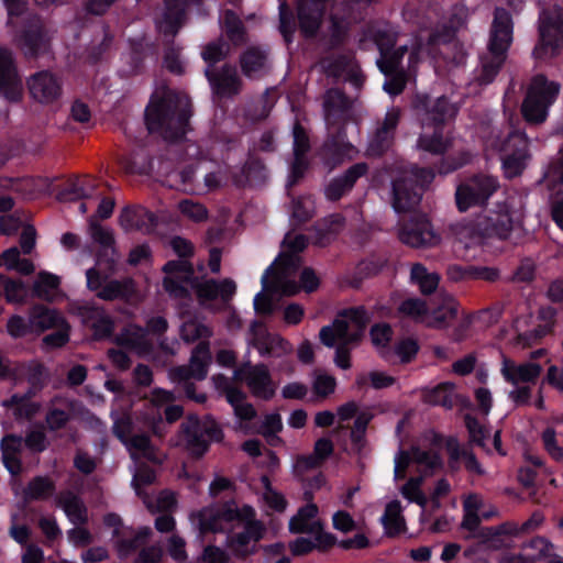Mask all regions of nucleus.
<instances>
[{
	"label": "nucleus",
	"mask_w": 563,
	"mask_h": 563,
	"mask_svg": "<svg viewBox=\"0 0 563 563\" xmlns=\"http://www.w3.org/2000/svg\"><path fill=\"white\" fill-rule=\"evenodd\" d=\"M467 16V9L464 5H456L452 10L449 26H445V33H430L426 35L424 31H422L409 47L408 73L410 75L415 74L420 64L431 62L433 58L431 57L433 45L440 42H446L452 32L459 30L466 23ZM378 46L382 57L377 60V65L380 71L388 77L384 84V90L390 96H396L400 93L405 87V76L398 70L400 66V58L402 57L404 52L408 51V47L406 45L401 46L400 54L398 51L389 54L388 48L382 43H378Z\"/></svg>",
	"instance_id": "f257e3e1"
},
{
	"label": "nucleus",
	"mask_w": 563,
	"mask_h": 563,
	"mask_svg": "<svg viewBox=\"0 0 563 563\" xmlns=\"http://www.w3.org/2000/svg\"><path fill=\"white\" fill-rule=\"evenodd\" d=\"M442 446V438L434 431H428L409 452L399 451L394 459L396 479L404 478L408 472L420 474V476L410 477L400 488V493L408 501L416 503L421 507L422 523L427 521L424 516L427 497L421 490V482L442 467L440 457Z\"/></svg>",
	"instance_id": "f03ea898"
},
{
	"label": "nucleus",
	"mask_w": 563,
	"mask_h": 563,
	"mask_svg": "<svg viewBox=\"0 0 563 563\" xmlns=\"http://www.w3.org/2000/svg\"><path fill=\"white\" fill-rule=\"evenodd\" d=\"M265 528L255 520V510L251 506L238 509L229 503L223 510L213 512V536L222 541L230 540L229 547L239 555L251 553L258 540L263 538Z\"/></svg>",
	"instance_id": "7ed1b4c3"
},
{
	"label": "nucleus",
	"mask_w": 563,
	"mask_h": 563,
	"mask_svg": "<svg viewBox=\"0 0 563 563\" xmlns=\"http://www.w3.org/2000/svg\"><path fill=\"white\" fill-rule=\"evenodd\" d=\"M145 117L150 132H157L168 140L177 139L188 124L190 100L185 93L166 90L152 98Z\"/></svg>",
	"instance_id": "20e7f679"
},
{
	"label": "nucleus",
	"mask_w": 563,
	"mask_h": 563,
	"mask_svg": "<svg viewBox=\"0 0 563 563\" xmlns=\"http://www.w3.org/2000/svg\"><path fill=\"white\" fill-rule=\"evenodd\" d=\"M368 317L364 308H353L339 314L331 325L321 328L320 341L328 347L338 345L334 362L347 369L351 366L347 345L356 342L364 333Z\"/></svg>",
	"instance_id": "39448f33"
},
{
	"label": "nucleus",
	"mask_w": 563,
	"mask_h": 563,
	"mask_svg": "<svg viewBox=\"0 0 563 563\" xmlns=\"http://www.w3.org/2000/svg\"><path fill=\"white\" fill-rule=\"evenodd\" d=\"M484 147L487 154L500 156L501 167L507 178L519 176L530 159L529 140L518 130L504 133L496 128L490 129L484 136Z\"/></svg>",
	"instance_id": "423d86ee"
},
{
	"label": "nucleus",
	"mask_w": 563,
	"mask_h": 563,
	"mask_svg": "<svg viewBox=\"0 0 563 563\" xmlns=\"http://www.w3.org/2000/svg\"><path fill=\"white\" fill-rule=\"evenodd\" d=\"M416 109L422 124L418 148L433 155L444 153L450 142L442 137L441 124L455 115L456 108L444 97L429 106L426 97L416 104Z\"/></svg>",
	"instance_id": "0eeeda50"
},
{
	"label": "nucleus",
	"mask_w": 563,
	"mask_h": 563,
	"mask_svg": "<svg viewBox=\"0 0 563 563\" xmlns=\"http://www.w3.org/2000/svg\"><path fill=\"white\" fill-rule=\"evenodd\" d=\"M512 29L510 14L505 9L497 8L492 25L488 52L482 58V74L478 77L482 84L492 82L506 60L512 42Z\"/></svg>",
	"instance_id": "6e6552de"
},
{
	"label": "nucleus",
	"mask_w": 563,
	"mask_h": 563,
	"mask_svg": "<svg viewBox=\"0 0 563 563\" xmlns=\"http://www.w3.org/2000/svg\"><path fill=\"white\" fill-rule=\"evenodd\" d=\"M307 246V239L302 234H286L282 252L276 261L271 265L276 271L273 289L285 295H296L298 286L295 283L297 271L300 265L299 253Z\"/></svg>",
	"instance_id": "1a4fd4ad"
},
{
	"label": "nucleus",
	"mask_w": 563,
	"mask_h": 563,
	"mask_svg": "<svg viewBox=\"0 0 563 563\" xmlns=\"http://www.w3.org/2000/svg\"><path fill=\"white\" fill-rule=\"evenodd\" d=\"M165 278L163 282L165 290L176 299L186 298L190 286L202 303L209 301L211 286L206 276L195 275L191 266L185 260L170 261L163 267Z\"/></svg>",
	"instance_id": "9d476101"
},
{
	"label": "nucleus",
	"mask_w": 563,
	"mask_h": 563,
	"mask_svg": "<svg viewBox=\"0 0 563 563\" xmlns=\"http://www.w3.org/2000/svg\"><path fill=\"white\" fill-rule=\"evenodd\" d=\"M560 85L548 80L543 75L531 79L521 111L527 122L539 124L545 121L549 108L555 101Z\"/></svg>",
	"instance_id": "9b49d317"
},
{
	"label": "nucleus",
	"mask_w": 563,
	"mask_h": 563,
	"mask_svg": "<svg viewBox=\"0 0 563 563\" xmlns=\"http://www.w3.org/2000/svg\"><path fill=\"white\" fill-rule=\"evenodd\" d=\"M434 178V173L426 168L404 170L393 183V207L396 212H404L419 203L421 189Z\"/></svg>",
	"instance_id": "f8f14e48"
},
{
	"label": "nucleus",
	"mask_w": 563,
	"mask_h": 563,
	"mask_svg": "<svg viewBox=\"0 0 563 563\" xmlns=\"http://www.w3.org/2000/svg\"><path fill=\"white\" fill-rule=\"evenodd\" d=\"M540 42L533 54L539 59L554 56L563 47V10L556 4L543 9L539 19Z\"/></svg>",
	"instance_id": "ddd939ff"
},
{
	"label": "nucleus",
	"mask_w": 563,
	"mask_h": 563,
	"mask_svg": "<svg viewBox=\"0 0 563 563\" xmlns=\"http://www.w3.org/2000/svg\"><path fill=\"white\" fill-rule=\"evenodd\" d=\"M523 219V203L520 198H509L487 216L481 217L479 225H484L487 235H497L506 239L511 231L521 227Z\"/></svg>",
	"instance_id": "4468645a"
},
{
	"label": "nucleus",
	"mask_w": 563,
	"mask_h": 563,
	"mask_svg": "<svg viewBox=\"0 0 563 563\" xmlns=\"http://www.w3.org/2000/svg\"><path fill=\"white\" fill-rule=\"evenodd\" d=\"M210 361L209 343L201 341L192 352L189 366H179L170 369L169 377L174 383L184 384V389L188 398L197 402L207 400L206 394H196L190 379L201 380L208 374Z\"/></svg>",
	"instance_id": "2eb2a0df"
},
{
	"label": "nucleus",
	"mask_w": 563,
	"mask_h": 563,
	"mask_svg": "<svg viewBox=\"0 0 563 563\" xmlns=\"http://www.w3.org/2000/svg\"><path fill=\"white\" fill-rule=\"evenodd\" d=\"M498 180L490 175L481 174L460 184L455 191L456 205L460 211L486 202L497 190Z\"/></svg>",
	"instance_id": "dca6fc26"
},
{
	"label": "nucleus",
	"mask_w": 563,
	"mask_h": 563,
	"mask_svg": "<svg viewBox=\"0 0 563 563\" xmlns=\"http://www.w3.org/2000/svg\"><path fill=\"white\" fill-rule=\"evenodd\" d=\"M87 286L102 300H131L136 296L135 284L131 278L104 280L97 268L86 272Z\"/></svg>",
	"instance_id": "f3484780"
},
{
	"label": "nucleus",
	"mask_w": 563,
	"mask_h": 563,
	"mask_svg": "<svg viewBox=\"0 0 563 563\" xmlns=\"http://www.w3.org/2000/svg\"><path fill=\"white\" fill-rule=\"evenodd\" d=\"M234 374L236 378L247 386L254 397L269 400L275 396L277 385L273 380L272 374L266 365H252L247 363L239 371H235Z\"/></svg>",
	"instance_id": "a211bd4d"
},
{
	"label": "nucleus",
	"mask_w": 563,
	"mask_h": 563,
	"mask_svg": "<svg viewBox=\"0 0 563 563\" xmlns=\"http://www.w3.org/2000/svg\"><path fill=\"white\" fill-rule=\"evenodd\" d=\"M247 342L255 347L262 356H283L292 352V345L278 334H272L266 327L254 321L250 328Z\"/></svg>",
	"instance_id": "6ab92c4d"
},
{
	"label": "nucleus",
	"mask_w": 563,
	"mask_h": 563,
	"mask_svg": "<svg viewBox=\"0 0 563 563\" xmlns=\"http://www.w3.org/2000/svg\"><path fill=\"white\" fill-rule=\"evenodd\" d=\"M398 235L402 243L412 247H431L441 241L440 235L424 217L411 219L401 227Z\"/></svg>",
	"instance_id": "aec40b11"
},
{
	"label": "nucleus",
	"mask_w": 563,
	"mask_h": 563,
	"mask_svg": "<svg viewBox=\"0 0 563 563\" xmlns=\"http://www.w3.org/2000/svg\"><path fill=\"white\" fill-rule=\"evenodd\" d=\"M542 373V366L533 361L517 362L506 355L501 356L500 374L512 386L533 384Z\"/></svg>",
	"instance_id": "412c9836"
},
{
	"label": "nucleus",
	"mask_w": 563,
	"mask_h": 563,
	"mask_svg": "<svg viewBox=\"0 0 563 563\" xmlns=\"http://www.w3.org/2000/svg\"><path fill=\"white\" fill-rule=\"evenodd\" d=\"M23 93L22 81L18 75L12 53L0 46V95L16 102Z\"/></svg>",
	"instance_id": "4be33fe9"
},
{
	"label": "nucleus",
	"mask_w": 563,
	"mask_h": 563,
	"mask_svg": "<svg viewBox=\"0 0 563 563\" xmlns=\"http://www.w3.org/2000/svg\"><path fill=\"white\" fill-rule=\"evenodd\" d=\"M27 87L33 99L41 103H51L62 95V82L53 73L38 71L27 79Z\"/></svg>",
	"instance_id": "5701e85b"
},
{
	"label": "nucleus",
	"mask_w": 563,
	"mask_h": 563,
	"mask_svg": "<svg viewBox=\"0 0 563 563\" xmlns=\"http://www.w3.org/2000/svg\"><path fill=\"white\" fill-rule=\"evenodd\" d=\"M459 303L449 294L441 292L433 299L432 309L428 308L427 327L444 328L457 314Z\"/></svg>",
	"instance_id": "b1692460"
},
{
	"label": "nucleus",
	"mask_w": 563,
	"mask_h": 563,
	"mask_svg": "<svg viewBox=\"0 0 563 563\" xmlns=\"http://www.w3.org/2000/svg\"><path fill=\"white\" fill-rule=\"evenodd\" d=\"M464 517L462 528L475 531L483 519H489L497 515V509L486 506L479 495H468L463 501Z\"/></svg>",
	"instance_id": "393cba45"
},
{
	"label": "nucleus",
	"mask_w": 563,
	"mask_h": 563,
	"mask_svg": "<svg viewBox=\"0 0 563 563\" xmlns=\"http://www.w3.org/2000/svg\"><path fill=\"white\" fill-rule=\"evenodd\" d=\"M78 314L82 322L93 330L95 338L103 339L111 334L113 322L103 309L85 305L78 308Z\"/></svg>",
	"instance_id": "a878e982"
},
{
	"label": "nucleus",
	"mask_w": 563,
	"mask_h": 563,
	"mask_svg": "<svg viewBox=\"0 0 563 563\" xmlns=\"http://www.w3.org/2000/svg\"><path fill=\"white\" fill-rule=\"evenodd\" d=\"M329 0H299L298 18L301 31L307 35H313L320 24L322 11Z\"/></svg>",
	"instance_id": "bb28decb"
},
{
	"label": "nucleus",
	"mask_w": 563,
	"mask_h": 563,
	"mask_svg": "<svg viewBox=\"0 0 563 563\" xmlns=\"http://www.w3.org/2000/svg\"><path fill=\"white\" fill-rule=\"evenodd\" d=\"M289 529L294 533H325L318 518V507L308 504L300 508L289 520Z\"/></svg>",
	"instance_id": "cd10ccee"
},
{
	"label": "nucleus",
	"mask_w": 563,
	"mask_h": 563,
	"mask_svg": "<svg viewBox=\"0 0 563 563\" xmlns=\"http://www.w3.org/2000/svg\"><path fill=\"white\" fill-rule=\"evenodd\" d=\"M399 118L400 110L398 108H390L386 112L383 125L377 129L375 135L368 144V152L371 154L378 155L389 145Z\"/></svg>",
	"instance_id": "c85d7f7f"
},
{
	"label": "nucleus",
	"mask_w": 563,
	"mask_h": 563,
	"mask_svg": "<svg viewBox=\"0 0 563 563\" xmlns=\"http://www.w3.org/2000/svg\"><path fill=\"white\" fill-rule=\"evenodd\" d=\"M120 426H121V423H115L114 433L122 441V443L126 446V449L130 452V455L133 460L144 457V459L155 462V463L161 462V459L156 455L155 450L146 435L136 434L130 439H124V434L120 430Z\"/></svg>",
	"instance_id": "c756f323"
},
{
	"label": "nucleus",
	"mask_w": 563,
	"mask_h": 563,
	"mask_svg": "<svg viewBox=\"0 0 563 563\" xmlns=\"http://www.w3.org/2000/svg\"><path fill=\"white\" fill-rule=\"evenodd\" d=\"M543 522V516L540 512H534L527 521L521 526L514 522H506L498 527L487 528L484 536L495 547H498L497 540L501 536H516L520 532L532 531L541 526Z\"/></svg>",
	"instance_id": "7c9ffc66"
},
{
	"label": "nucleus",
	"mask_w": 563,
	"mask_h": 563,
	"mask_svg": "<svg viewBox=\"0 0 563 563\" xmlns=\"http://www.w3.org/2000/svg\"><path fill=\"white\" fill-rule=\"evenodd\" d=\"M276 278V271L273 269V266H268L265 271V273L262 276V286L263 291L256 294L254 297L253 303L254 309L257 313L262 314H269L272 313L276 306L273 302L272 297L273 296H286L285 294H282L280 291L274 290L272 287L274 285V280Z\"/></svg>",
	"instance_id": "2f4dec72"
},
{
	"label": "nucleus",
	"mask_w": 563,
	"mask_h": 563,
	"mask_svg": "<svg viewBox=\"0 0 563 563\" xmlns=\"http://www.w3.org/2000/svg\"><path fill=\"white\" fill-rule=\"evenodd\" d=\"M56 505L63 509L68 520L74 525H85L88 521V510L79 496L70 490L56 497Z\"/></svg>",
	"instance_id": "473e14b6"
},
{
	"label": "nucleus",
	"mask_w": 563,
	"mask_h": 563,
	"mask_svg": "<svg viewBox=\"0 0 563 563\" xmlns=\"http://www.w3.org/2000/svg\"><path fill=\"white\" fill-rule=\"evenodd\" d=\"M23 448V440L21 437L8 434L2 438L0 449L2 453V462L5 468L12 474L16 475L22 470L21 453Z\"/></svg>",
	"instance_id": "72a5a7b5"
},
{
	"label": "nucleus",
	"mask_w": 563,
	"mask_h": 563,
	"mask_svg": "<svg viewBox=\"0 0 563 563\" xmlns=\"http://www.w3.org/2000/svg\"><path fill=\"white\" fill-rule=\"evenodd\" d=\"M118 342L140 355H147L151 352L152 343L147 330L135 324H129L118 336Z\"/></svg>",
	"instance_id": "f704fd0d"
},
{
	"label": "nucleus",
	"mask_w": 563,
	"mask_h": 563,
	"mask_svg": "<svg viewBox=\"0 0 563 563\" xmlns=\"http://www.w3.org/2000/svg\"><path fill=\"white\" fill-rule=\"evenodd\" d=\"M333 452V443L328 438H321L314 443L313 452L310 455L298 456L294 463V470L302 473L310 468L318 467Z\"/></svg>",
	"instance_id": "c9c22d12"
},
{
	"label": "nucleus",
	"mask_w": 563,
	"mask_h": 563,
	"mask_svg": "<svg viewBox=\"0 0 563 563\" xmlns=\"http://www.w3.org/2000/svg\"><path fill=\"white\" fill-rule=\"evenodd\" d=\"M184 435L188 449L192 454L201 455L208 449L210 431L197 419H190L184 427Z\"/></svg>",
	"instance_id": "e433bc0d"
},
{
	"label": "nucleus",
	"mask_w": 563,
	"mask_h": 563,
	"mask_svg": "<svg viewBox=\"0 0 563 563\" xmlns=\"http://www.w3.org/2000/svg\"><path fill=\"white\" fill-rule=\"evenodd\" d=\"M119 221L125 231L150 232L154 216L143 208H124L120 213Z\"/></svg>",
	"instance_id": "4c0bfd02"
},
{
	"label": "nucleus",
	"mask_w": 563,
	"mask_h": 563,
	"mask_svg": "<svg viewBox=\"0 0 563 563\" xmlns=\"http://www.w3.org/2000/svg\"><path fill=\"white\" fill-rule=\"evenodd\" d=\"M166 10L161 18H157L156 24L159 32L166 35H174L181 24L185 4L183 0H164Z\"/></svg>",
	"instance_id": "58836bf2"
},
{
	"label": "nucleus",
	"mask_w": 563,
	"mask_h": 563,
	"mask_svg": "<svg viewBox=\"0 0 563 563\" xmlns=\"http://www.w3.org/2000/svg\"><path fill=\"white\" fill-rule=\"evenodd\" d=\"M19 45L25 55H36L44 51L47 45V36L43 32L41 22L37 19L30 21L27 30L21 36Z\"/></svg>",
	"instance_id": "ea45409f"
},
{
	"label": "nucleus",
	"mask_w": 563,
	"mask_h": 563,
	"mask_svg": "<svg viewBox=\"0 0 563 563\" xmlns=\"http://www.w3.org/2000/svg\"><path fill=\"white\" fill-rule=\"evenodd\" d=\"M481 217L476 223L473 222H459L453 227L454 235L460 244L465 249H471L482 244L487 232L484 225H479Z\"/></svg>",
	"instance_id": "a19ab883"
},
{
	"label": "nucleus",
	"mask_w": 563,
	"mask_h": 563,
	"mask_svg": "<svg viewBox=\"0 0 563 563\" xmlns=\"http://www.w3.org/2000/svg\"><path fill=\"white\" fill-rule=\"evenodd\" d=\"M64 318L56 311L36 306L30 313V330L41 333L64 324Z\"/></svg>",
	"instance_id": "79ce46f5"
},
{
	"label": "nucleus",
	"mask_w": 563,
	"mask_h": 563,
	"mask_svg": "<svg viewBox=\"0 0 563 563\" xmlns=\"http://www.w3.org/2000/svg\"><path fill=\"white\" fill-rule=\"evenodd\" d=\"M292 135H294V155H295V162L291 167V175L289 179V185H292L298 177L301 176L306 163L303 159V155L309 148V141L308 136L305 132V130L296 124L292 129Z\"/></svg>",
	"instance_id": "37998d69"
},
{
	"label": "nucleus",
	"mask_w": 563,
	"mask_h": 563,
	"mask_svg": "<svg viewBox=\"0 0 563 563\" xmlns=\"http://www.w3.org/2000/svg\"><path fill=\"white\" fill-rule=\"evenodd\" d=\"M367 170L365 164H356L351 167L346 174L334 179L325 189V196L330 200L339 199L346 190H349L357 178L363 176Z\"/></svg>",
	"instance_id": "c03bdc74"
},
{
	"label": "nucleus",
	"mask_w": 563,
	"mask_h": 563,
	"mask_svg": "<svg viewBox=\"0 0 563 563\" xmlns=\"http://www.w3.org/2000/svg\"><path fill=\"white\" fill-rule=\"evenodd\" d=\"M309 537H300L290 543L294 555H303L313 549H327L334 544L335 539L330 533H307Z\"/></svg>",
	"instance_id": "a18cd8bd"
},
{
	"label": "nucleus",
	"mask_w": 563,
	"mask_h": 563,
	"mask_svg": "<svg viewBox=\"0 0 563 563\" xmlns=\"http://www.w3.org/2000/svg\"><path fill=\"white\" fill-rule=\"evenodd\" d=\"M241 81L236 70L225 68L213 74V95L232 97L240 91Z\"/></svg>",
	"instance_id": "49530a36"
},
{
	"label": "nucleus",
	"mask_w": 563,
	"mask_h": 563,
	"mask_svg": "<svg viewBox=\"0 0 563 563\" xmlns=\"http://www.w3.org/2000/svg\"><path fill=\"white\" fill-rule=\"evenodd\" d=\"M382 523L389 536L399 534L405 531V518L400 501L391 500L386 505L385 512L380 518Z\"/></svg>",
	"instance_id": "de8ad7c7"
},
{
	"label": "nucleus",
	"mask_w": 563,
	"mask_h": 563,
	"mask_svg": "<svg viewBox=\"0 0 563 563\" xmlns=\"http://www.w3.org/2000/svg\"><path fill=\"white\" fill-rule=\"evenodd\" d=\"M531 548L536 549V554L519 553V554H505L499 563H537L540 561L548 550V543L544 539L536 538L526 545V551Z\"/></svg>",
	"instance_id": "09e8293b"
},
{
	"label": "nucleus",
	"mask_w": 563,
	"mask_h": 563,
	"mask_svg": "<svg viewBox=\"0 0 563 563\" xmlns=\"http://www.w3.org/2000/svg\"><path fill=\"white\" fill-rule=\"evenodd\" d=\"M266 54L258 48L246 51L241 58L244 75L250 78L260 76L266 67Z\"/></svg>",
	"instance_id": "8fccbe9b"
},
{
	"label": "nucleus",
	"mask_w": 563,
	"mask_h": 563,
	"mask_svg": "<svg viewBox=\"0 0 563 563\" xmlns=\"http://www.w3.org/2000/svg\"><path fill=\"white\" fill-rule=\"evenodd\" d=\"M410 278L416 284L422 294L433 292L438 285L440 277L434 272H429L423 265L415 264L411 267Z\"/></svg>",
	"instance_id": "3c124183"
},
{
	"label": "nucleus",
	"mask_w": 563,
	"mask_h": 563,
	"mask_svg": "<svg viewBox=\"0 0 563 563\" xmlns=\"http://www.w3.org/2000/svg\"><path fill=\"white\" fill-rule=\"evenodd\" d=\"M228 402L233 407L235 416L241 420H251L255 417L254 407L245 400V394L235 388L225 391Z\"/></svg>",
	"instance_id": "603ef678"
},
{
	"label": "nucleus",
	"mask_w": 563,
	"mask_h": 563,
	"mask_svg": "<svg viewBox=\"0 0 563 563\" xmlns=\"http://www.w3.org/2000/svg\"><path fill=\"white\" fill-rule=\"evenodd\" d=\"M398 312L402 317L427 325L428 306L426 301L419 298H408L404 300L398 307Z\"/></svg>",
	"instance_id": "864d4df0"
},
{
	"label": "nucleus",
	"mask_w": 563,
	"mask_h": 563,
	"mask_svg": "<svg viewBox=\"0 0 563 563\" xmlns=\"http://www.w3.org/2000/svg\"><path fill=\"white\" fill-rule=\"evenodd\" d=\"M446 450L450 454V457L453 462L462 461L465 467L477 474H482L483 470L481 468L476 457L471 452L461 450L459 442L455 439L446 440Z\"/></svg>",
	"instance_id": "5fc2aeb1"
},
{
	"label": "nucleus",
	"mask_w": 563,
	"mask_h": 563,
	"mask_svg": "<svg viewBox=\"0 0 563 563\" xmlns=\"http://www.w3.org/2000/svg\"><path fill=\"white\" fill-rule=\"evenodd\" d=\"M58 286V276L47 272H41L33 284V291L36 297L44 300H51Z\"/></svg>",
	"instance_id": "6e6d98bb"
},
{
	"label": "nucleus",
	"mask_w": 563,
	"mask_h": 563,
	"mask_svg": "<svg viewBox=\"0 0 563 563\" xmlns=\"http://www.w3.org/2000/svg\"><path fill=\"white\" fill-rule=\"evenodd\" d=\"M1 256L3 265L10 271H16L20 274L30 275L35 269L30 260L20 258V251L18 247L8 249Z\"/></svg>",
	"instance_id": "4d7b16f0"
},
{
	"label": "nucleus",
	"mask_w": 563,
	"mask_h": 563,
	"mask_svg": "<svg viewBox=\"0 0 563 563\" xmlns=\"http://www.w3.org/2000/svg\"><path fill=\"white\" fill-rule=\"evenodd\" d=\"M5 300L10 303H22L27 297V287L22 280H15L0 275Z\"/></svg>",
	"instance_id": "13d9d810"
},
{
	"label": "nucleus",
	"mask_w": 563,
	"mask_h": 563,
	"mask_svg": "<svg viewBox=\"0 0 563 563\" xmlns=\"http://www.w3.org/2000/svg\"><path fill=\"white\" fill-rule=\"evenodd\" d=\"M453 391L454 386L452 384L443 383L431 389H427L423 394V399L430 405L451 407Z\"/></svg>",
	"instance_id": "bf43d9fd"
},
{
	"label": "nucleus",
	"mask_w": 563,
	"mask_h": 563,
	"mask_svg": "<svg viewBox=\"0 0 563 563\" xmlns=\"http://www.w3.org/2000/svg\"><path fill=\"white\" fill-rule=\"evenodd\" d=\"M261 482L264 487L262 496L264 505L273 511L283 512L287 507L284 495L272 487L267 476H263Z\"/></svg>",
	"instance_id": "052dcab7"
},
{
	"label": "nucleus",
	"mask_w": 563,
	"mask_h": 563,
	"mask_svg": "<svg viewBox=\"0 0 563 563\" xmlns=\"http://www.w3.org/2000/svg\"><path fill=\"white\" fill-rule=\"evenodd\" d=\"M542 441L551 457L563 462V432L548 428L542 433Z\"/></svg>",
	"instance_id": "680f3d73"
},
{
	"label": "nucleus",
	"mask_w": 563,
	"mask_h": 563,
	"mask_svg": "<svg viewBox=\"0 0 563 563\" xmlns=\"http://www.w3.org/2000/svg\"><path fill=\"white\" fill-rule=\"evenodd\" d=\"M55 490V484L47 477L38 476L32 479L25 489L27 499H46Z\"/></svg>",
	"instance_id": "e2e57ef3"
},
{
	"label": "nucleus",
	"mask_w": 563,
	"mask_h": 563,
	"mask_svg": "<svg viewBox=\"0 0 563 563\" xmlns=\"http://www.w3.org/2000/svg\"><path fill=\"white\" fill-rule=\"evenodd\" d=\"M152 534V530L148 527H142L132 538L120 539L117 541L115 547L121 558L128 556L137 547L143 544Z\"/></svg>",
	"instance_id": "0e129e2a"
},
{
	"label": "nucleus",
	"mask_w": 563,
	"mask_h": 563,
	"mask_svg": "<svg viewBox=\"0 0 563 563\" xmlns=\"http://www.w3.org/2000/svg\"><path fill=\"white\" fill-rule=\"evenodd\" d=\"M220 24L223 32L233 43H238L243 40V24L234 12L227 11L221 15Z\"/></svg>",
	"instance_id": "69168bd1"
},
{
	"label": "nucleus",
	"mask_w": 563,
	"mask_h": 563,
	"mask_svg": "<svg viewBox=\"0 0 563 563\" xmlns=\"http://www.w3.org/2000/svg\"><path fill=\"white\" fill-rule=\"evenodd\" d=\"M324 112H325V121L330 124L331 115L336 113H341L346 108V99L344 95L338 89H331L327 92L324 97Z\"/></svg>",
	"instance_id": "338daca9"
},
{
	"label": "nucleus",
	"mask_w": 563,
	"mask_h": 563,
	"mask_svg": "<svg viewBox=\"0 0 563 563\" xmlns=\"http://www.w3.org/2000/svg\"><path fill=\"white\" fill-rule=\"evenodd\" d=\"M314 212V202L310 197H300L292 201L291 220L296 223L307 221Z\"/></svg>",
	"instance_id": "774afa93"
}]
</instances>
